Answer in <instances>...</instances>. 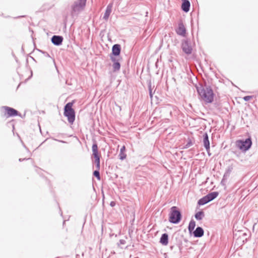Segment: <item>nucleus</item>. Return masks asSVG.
I'll list each match as a JSON object with an SVG mask.
<instances>
[{"label": "nucleus", "instance_id": "12", "mask_svg": "<svg viewBox=\"0 0 258 258\" xmlns=\"http://www.w3.org/2000/svg\"><path fill=\"white\" fill-rule=\"evenodd\" d=\"M113 7V3H110L106 8L105 12L104 13V15L103 16V19L105 20V21H107L109 17L112 12V9Z\"/></svg>", "mask_w": 258, "mask_h": 258}, {"label": "nucleus", "instance_id": "15", "mask_svg": "<svg viewBox=\"0 0 258 258\" xmlns=\"http://www.w3.org/2000/svg\"><path fill=\"white\" fill-rule=\"evenodd\" d=\"M204 230L201 227H198L196 230L194 231V236L195 237H201L204 235Z\"/></svg>", "mask_w": 258, "mask_h": 258}, {"label": "nucleus", "instance_id": "14", "mask_svg": "<svg viewBox=\"0 0 258 258\" xmlns=\"http://www.w3.org/2000/svg\"><path fill=\"white\" fill-rule=\"evenodd\" d=\"M182 2L181 9L184 12H188L189 11L190 6V2L188 0H181Z\"/></svg>", "mask_w": 258, "mask_h": 258}, {"label": "nucleus", "instance_id": "32", "mask_svg": "<svg viewBox=\"0 0 258 258\" xmlns=\"http://www.w3.org/2000/svg\"><path fill=\"white\" fill-rule=\"evenodd\" d=\"M29 159V158H27V159H26V158H23V159H22V158H20L19 160V161L21 162V161H24V160H28V159Z\"/></svg>", "mask_w": 258, "mask_h": 258}, {"label": "nucleus", "instance_id": "16", "mask_svg": "<svg viewBox=\"0 0 258 258\" xmlns=\"http://www.w3.org/2000/svg\"><path fill=\"white\" fill-rule=\"evenodd\" d=\"M218 195L219 193L217 191H214L208 194L205 196L206 197L207 199L210 202L214 200L215 198H216L218 197Z\"/></svg>", "mask_w": 258, "mask_h": 258}, {"label": "nucleus", "instance_id": "22", "mask_svg": "<svg viewBox=\"0 0 258 258\" xmlns=\"http://www.w3.org/2000/svg\"><path fill=\"white\" fill-rule=\"evenodd\" d=\"M196 226V222L194 220H191L189 223L188 229L189 232H191L195 229Z\"/></svg>", "mask_w": 258, "mask_h": 258}, {"label": "nucleus", "instance_id": "18", "mask_svg": "<svg viewBox=\"0 0 258 258\" xmlns=\"http://www.w3.org/2000/svg\"><path fill=\"white\" fill-rule=\"evenodd\" d=\"M125 148L124 146H122L120 150L119 158L121 160H124L126 158V155L125 153Z\"/></svg>", "mask_w": 258, "mask_h": 258}, {"label": "nucleus", "instance_id": "29", "mask_svg": "<svg viewBox=\"0 0 258 258\" xmlns=\"http://www.w3.org/2000/svg\"><path fill=\"white\" fill-rule=\"evenodd\" d=\"M149 93H150V98H152L153 97V94H152V90L150 87L149 88Z\"/></svg>", "mask_w": 258, "mask_h": 258}, {"label": "nucleus", "instance_id": "31", "mask_svg": "<svg viewBox=\"0 0 258 258\" xmlns=\"http://www.w3.org/2000/svg\"><path fill=\"white\" fill-rule=\"evenodd\" d=\"M43 53L45 54V55L46 56H47V57H50V55H49V54L47 52H43Z\"/></svg>", "mask_w": 258, "mask_h": 258}, {"label": "nucleus", "instance_id": "1", "mask_svg": "<svg viewBox=\"0 0 258 258\" xmlns=\"http://www.w3.org/2000/svg\"><path fill=\"white\" fill-rule=\"evenodd\" d=\"M196 88L201 99L206 103H211L213 101L214 94L211 86L200 85L197 86Z\"/></svg>", "mask_w": 258, "mask_h": 258}, {"label": "nucleus", "instance_id": "9", "mask_svg": "<svg viewBox=\"0 0 258 258\" xmlns=\"http://www.w3.org/2000/svg\"><path fill=\"white\" fill-rule=\"evenodd\" d=\"M203 144H204V147L205 148L207 152H208L209 155L210 156V153H209L210 152V141H209V137H208V134L207 133H205L204 134H203Z\"/></svg>", "mask_w": 258, "mask_h": 258}, {"label": "nucleus", "instance_id": "3", "mask_svg": "<svg viewBox=\"0 0 258 258\" xmlns=\"http://www.w3.org/2000/svg\"><path fill=\"white\" fill-rule=\"evenodd\" d=\"M181 212L177 207L173 206L171 208L169 219L170 223L173 224L178 223L181 220Z\"/></svg>", "mask_w": 258, "mask_h": 258}, {"label": "nucleus", "instance_id": "5", "mask_svg": "<svg viewBox=\"0 0 258 258\" xmlns=\"http://www.w3.org/2000/svg\"><path fill=\"white\" fill-rule=\"evenodd\" d=\"M235 145L241 151L246 152L250 148L252 145V141L251 138H248L245 140H239L236 141Z\"/></svg>", "mask_w": 258, "mask_h": 258}, {"label": "nucleus", "instance_id": "13", "mask_svg": "<svg viewBox=\"0 0 258 258\" xmlns=\"http://www.w3.org/2000/svg\"><path fill=\"white\" fill-rule=\"evenodd\" d=\"M120 45L118 44H114L112 46V53L111 54H112L114 56H118L120 53Z\"/></svg>", "mask_w": 258, "mask_h": 258}, {"label": "nucleus", "instance_id": "4", "mask_svg": "<svg viewBox=\"0 0 258 258\" xmlns=\"http://www.w3.org/2000/svg\"><path fill=\"white\" fill-rule=\"evenodd\" d=\"M87 0H77L72 5L71 15L73 17L78 15L81 11L83 10L86 6Z\"/></svg>", "mask_w": 258, "mask_h": 258}, {"label": "nucleus", "instance_id": "8", "mask_svg": "<svg viewBox=\"0 0 258 258\" xmlns=\"http://www.w3.org/2000/svg\"><path fill=\"white\" fill-rule=\"evenodd\" d=\"M186 31V28L182 21L180 20L178 22L177 28L176 29V32L178 35L184 37L185 36Z\"/></svg>", "mask_w": 258, "mask_h": 258}, {"label": "nucleus", "instance_id": "25", "mask_svg": "<svg viewBox=\"0 0 258 258\" xmlns=\"http://www.w3.org/2000/svg\"><path fill=\"white\" fill-rule=\"evenodd\" d=\"M93 175L95 176L98 180H100V172L99 170H95L93 172Z\"/></svg>", "mask_w": 258, "mask_h": 258}, {"label": "nucleus", "instance_id": "26", "mask_svg": "<svg viewBox=\"0 0 258 258\" xmlns=\"http://www.w3.org/2000/svg\"><path fill=\"white\" fill-rule=\"evenodd\" d=\"M110 59L113 62V63H115V62H118L116 58L115 57V56L113 55L112 54H110Z\"/></svg>", "mask_w": 258, "mask_h": 258}, {"label": "nucleus", "instance_id": "30", "mask_svg": "<svg viewBox=\"0 0 258 258\" xmlns=\"http://www.w3.org/2000/svg\"><path fill=\"white\" fill-rule=\"evenodd\" d=\"M110 205L111 207H114L115 205V203L114 202H113V201H112V202H111V203L110 204Z\"/></svg>", "mask_w": 258, "mask_h": 258}, {"label": "nucleus", "instance_id": "27", "mask_svg": "<svg viewBox=\"0 0 258 258\" xmlns=\"http://www.w3.org/2000/svg\"><path fill=\"white\" fill-rule=\"evenodd\" d=\"M252 98V96H245L243 97V100L245 101H249L250 99Z\"/></svg>", "mask_w": 258, "mask_h": 258}, {"label": "nucleus", "instance_id": "28", "mask_svg": "<svg viewBox=\"0 0 258 258\" xmlns=\"http://www.w3.org/2000/svg\"><path fill=\"white\" fill-rule=\"evenodd\" d=\"M126 243V241L124 239H120L119 241V243H118V245L120 246V245H124Z\"/></svg>", "mask_w": 258, "mask_h": 258}, {"label": "nucleus", "instance_id": "24", "mask_svg": "<svg viewBox=\"0 0 258 258\" xmlns=\"http://www.w3.org/2000/svg\"><path fill=\"white\" fill-rule=\"evenodd\" d=\"M193 145V143L191 140H189L188 142L184 145L183 149H187Z\"/></svg>", "mask_w": 258, "mask_h": 258}, {"label": "nucleus", "instance_id": "6", "mask_svg": "<svg viewBox=\"0 0 258 258\" xmlns=\"http://www.w3.org/2000/svg\"><path fill=\"white\" fill-rule=\"evenodd\" d=\"M93 155L95 158V163L96 164V167L98 170L100 169V156L98 151V146L96 142H95L92 147Z\"/></svg>", "mask_w": 258, "mask_h": 258}, {"label": "nucleus", "instance_id": "23", "mask_svg": "<svg viewBox=\"0 0 258 258\" xmlns=\"http://www.w3.org/2000/svg\"><path fill=\"white\" fill-rule=\"evenodd\" d=\"M113 71V72H117L120 70V64L119 62H115L112 64Z\"/></svg>", "mask_w": 258, "mask_h": 258}, {"label": "nucleus", "instance_id": "19", "mask_svg": "<svg viewBox=\"0 0 258 258\" xmlns=\"http://www.w3.org/2000/svg\"><path fill=\"white\" fill-rule=\"evenodd\" d=\"M233 169V165H231L229 166L227 168V169L225 171V172L224 174V177H223L224 178H226L230 176V174H231Z\"/></svg>", "mask_w": 258, "mask_h": 258}, {"label": "nucleus", "instance_id": "2", "mask_svg": "<svg viewBox=\"0 0 258 258\" xmlns=\"http://www.w3.org/2000/svg\"><path fill=\"white\" fill-rule=\"evenodd\" d=\"M74 101L68 103L64 108V115L68 118L70 123L73 124L75 119V112L72 108Z\"/></svg>", "mask_w": 258, "mask_h": 258}, {"label": "nucleus", "instance_id": "11", "mask_svg": "<svg viewBox=\"0 0 258 258\" xmlns=\"http://www.w3.org/2000/svg\"><path fill=\"white\" fill-rule=\"evenodd\" d=\"M63 37L61 36L54 35L51 38L52 43L56 46H59L62 44Z\"/></svg>", "mask_w": 258, "mask_h": 258}, {"label": "nucleus", "instance_id": "33", "mask_svg": "<svg viewBox=\"0 0 258 258\" xmlns=\"http://www.w3.org/2000/svg\"><path fill=\"white\" fill-rule=\"evenodd\" d=\"M242 235H246V233H242Z\"/></svg>", "mask_w": 258, "mask_h": 258}, {"label": "nucleus", "instance_id": "21", "mask_svg": "<svg viewBox=\"0 0 258 258\" xmlns=\"http://www.w3.org/2000/svg\"><path fill=\"white\" fill-rule=\"evenodd\" d=\"M209 201L207 199L206 196H204L202 198L200 199L198 202V204L199 205H204L205 204H206L207 203H209Z\"/></svg>", "mask_w": 258, "mask_h": 258}, {"label": "nucleus", "instance_id": "17", "mask_svg": "<svg viewBox=\"0 0 258 258\" xmlns=\"http://www.w3.org/2000/svg\"><path fill=\"white\" fill-rule=\"evenodd\" d=\"M160 242L164 245H167L168 243V235L167 233H164L161 235Z\"/></svg>", "mask_w": 258, "mask_h": 258}, {"label": "nucleus", "instance_id": "10", "mask_svg": "<svg viewBox=\"0 0 258 258\" xmlns=\"http://www.w3.org/2000/svg\"><path fill=\"white\" fill-rule=\"evenodd\" d=\"M3 108L9 116H15L18 114V111L13 108L8 106H4Z\"/></svg>", "mask_w": 258, "mask_h": 258}, {"label": "nucleus", "instance_id": "7", "mask_svg": "<svg viewBox=\"0 0 258 258\" xmlns=\"http://www.w3.org/2000/svg\"><path fill=\"white\" fill-rule=\"evenodd\" d=\"M181 48L185 53L187 54H191L192 48L190 40L187 39L183 40L181 43Z\"/></svg>", "mask_w": 258, "mask_h": 258}, {"label": "nucleus", "instance_id": "20", "mask_svg": "<svg viewBox=\"0 0 258 258\" xmlns=\"http://www.w3.org/2000/svg\"><path fill=\"white\" fill-rule=\"evenodd\" d=\"M204 216H205V214H204V212H203V211H199V212H197L195 214V218L197 220H202Z\"/></svg>", "mask_w": 258, "mask_h": 258}]
</instances>
